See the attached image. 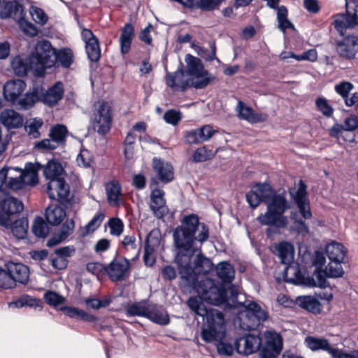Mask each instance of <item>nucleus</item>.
I'll return each instance as SVG.
<instances>
[{
  "label": "nucleus",
  "instance_id": "4468645a",
  "mask_svg": "<svg viewBox=\"0 0 358 358\" xmlns=\"http://www.w3.org/2000/svg\"><path fill=\"white\" fill-rule=\"evenodd\" d=\"M273 192L271 185L267 183L256 184L246 194V199L250 206L255 208L261 201L266 203V200H268Z\"/></svg>",
  "mask_w": 358,
  "mask_h": 358
},
{
  "label": "nucleus",
  "instance_id": "680f3d73",
  "mask_svg": "<svg viewBox=\"0 0 358 358\" xmlns=\"http://www.w3.org/2000/svg\"><path fill=\"white\" fill-rule=\"evenodd\" d=\"M222 1V0H199L196 6L203 10L210 11L219 7Z\"/></svg>",
  "mask_w": 358,
  "mask_h": 358
},
{
  "label": "nucleus",
  "instance_id": "864d4df0",
  "mask_svg": "<svg viewBox=\"0 0 358 358\" xmlns=\"http://www.w3.org/2000/svg\"><path fill=\"white\" fill-rule=\"evenodd\" d=\"M85 49L88 58L92 62H96L101 56L99 41L94 40L92 42L85 44Z\"/></svg>",
  "mask_w": 358,
  "mask_h": 358
},
{
  "label": "nucleus",
  "instance_id": "4d7b16f0",
  "mask_svg": "<svg viewBox=\"0 0 358 358\" xmlns=\"http://www.w3.org/2000/svg\"><path fill=\"white\" fill-rule=\"evenodd\" d=\"M66 134L67 129L66 127L57 125L51 129L50 136L57 145H59L64 141Z\"/></svg>",
  "mask_w": 358,
  "mask_h": 358
},
{
  "label": "nucleus",
  "instance_id": "bf43d9fd",
  "mask_svg": "<svg viewBox=\"0 0 358 358\" xmlns=\"http://www.w3.org/2000/svg\"><path fill=\"white\" fill-rule=\"evenodd\" d=\"M108 227L110 234L113 236H119L122 234L124 229L122 221L119 218H111L108 221Z\"/></svg>",
  "mask_w": 358,
  "mask_h": 358
},
{
  "label": "nucleus",
  "instance_id": "49530a36",
  "mask_svg": "<svg viewBox=\"0 0 358 358\" xmlns=\"http://www.w3.org/2000/svg\"><path fill=\"white\" fill-rule=\"evenodd\" d=\"M215 156V152L206 147H201L197 148L192 155V161L194 162H203L212 159Z\"/></svg>",
  "mask_w": 358,
  "mask_h": 358
},
{
  "label": "nucleus",
  "instance_id": "6e6d98bb",
  "mask_svg": "<svg viewBox=\"0 0 358 358\" xmlns=\"http://www.w3.org/2000/svg\"><path fill=\"white\" fill-rule=\"evenodd\" d=\"M160 232L157 229H153L147 236L145 248L157 250L160 245Z\"/></svg>",
  "mask_w": 358,
  "mask_h": 358
},
{
  "label": "nucleus",
  "instance_id": "79ce46f5",
  "mask_svg": "<svg viewBox=\"0 0 358 358\" xmlns=\"http://www.w3.org/2000/svg\"><path fill=\"white\" fill-rule=\"evenodd\" d=\"M64 313L71 317L80 318L86 322H94L96 318L87 312L73 307H64L63 308Z\"/></svg>",
  "mask_w": 358,
  "mask_h": 358
},
{
  "label": "nucleus",
  "instance_id": "7ed1b4c3",
  "mask_svg": "<svg viewBox=\"0 0 358 358\" xmlns=\"http://www.w3.org/2000/svg\"><path fill=\"white\" fill-rule=\"evenodd\" d=\"M208 238V229L204 224H200L195 215L184 217L182 224L178 227L173 233L176 246L180 249L178 253L193 254L196 240L203 243Z\"/></svg>",
  "mask_w": 358,
  "mask_h": 358
},
{
  "label": "nucleus",
  "instance_id": "0e129e2a",
  "mask_svg": "<svg viewBox=\"0 0 358 358\" xmlns=\"http://www.w3.org/2000/svg\"><path fill=\"white\" fill-rule=\"evenodd\" d=\"M317 109L325 116L330 117L333 114V108L324 98H318L316 100Z\"/></svg>",
  "mask_w": 358,
  "mask_h": 358
},
{
  "label": "nucleus",
  "instance_id": "a211bd4d",
  "mask_svg": "<svg viewBox=\"0 0 358 358\" xmlns=\"http://www.w3.org/2000/svg\"><path fill=\"white\" fill-rule=\"evenodd\" d=\"M0 122L8 130L22 127L24 117L12 108H6L0 112Z\"/></svg>",
  "mask_w": 358,
  "mask_h": 358
},
{
  "label": "nucleus",
  "instance_id": "8fccbe9b",
  "mask_svg": "<svg viewBox=\"0 0 358 358\" xmlns=\"http://www.w3.org/2000/svg\"><path fill=\"white\" fill-rule=\"evenodd\" d=\"M32 231L36 236L44 238L49 232V227L43 218L37 217L33 223Z\"/></svg>",
  "mask_w": 358,
  "mask_h": 358
},
{
  "label": "nucleus",
  "instance_id": "052dcab7",
  "mask_svg": "<svg viewBox=\"0 0 358 358\" xmlns=\"http://www.w3.org/2000/svg\"><path fill=\"white\" fill-rule=\"evenodd\" d=\"M45 301L52 306H57L65 302V298L59 294L49 291L44 294Z\"/></svg>",
  "mask_w": 358,
  "mask_h": 358
},
{
  "label": "nucleus",
  "instance_id": "37998d69",
  "mask_svg": "<svg viewBox=\"0 0 358 358\" xmlns=\"http://www.w3.org/2000/svg\"><path fill=\"white\" fill-rule=\"evenodd\" d=\"M150 305V303H148L145 301H141L131 304L127 308V314L132 316L146 317Z\"/></svg>",
  "mask_w": 358,
  "mask_h": 358
},
{
  "label": "nucleus",
  "instance_id": "58836bf2",
  "mask_svg": "<svg viewBox=\"0 0 358 358\" xmlns=\"http://www.w3.org/2000/svg\"><path fill=\"white\" fill-rule=\"evenodd\" d=\"M266 341L265 348L281 351L282 348V339L280 335L275 331H268L264 333Z\"/></svg>",
  "mask_w": 358,
  "mask_h": 358
},
{
  "label": "nucleus",
  "instance_id": "9d476101",
  "mask_svg": "<svg viewBox=\"0 0 358 358\" xmlns=\"http://www.w3.org/2000/svg\"><path fill=\"white\" fill-rule=\"evenodd\" d=\"M112 123L111 103L106 101H99L94 104L92 117V126L99 134H107Z\"/></svg>",
  "mask_w": 358,
  "mask_h": 358
},
{
  "label": "nucleus",
  "instance_id": "774afa93",
  "mask_svg": "<svg viewBox=\"0 0 358 358\" xmlns=\"http://www.w3.org/2000/svg\"><path fill=\"white\" fill-rule=\"evenodd\" d=\"M86 268L88 272L99 278L106 271V267L99 262H90L87 264Z\"/></svg>",
  "mask_w": 358,
  "mask_h": 358
},
{
  "label": "nucleus",
  "instance_id": "393cba45",
  "mask_svg": "<svg viewBox=\"0 0 358 358\" xmlns=\"http://www.w3.org/2000/svg\"><path fill=\"white\" fill-rule=\"evenodd\" d=\"M6 268L9 276L12 278V286L15 281L22 284L28 281L29 271L25 265L20 263L9 262L6 264Z\"/></svg>",
  "mask_w": 358,
  "mask_h": 358
},
{
  "label": "nucleus",
  "instance_id": "0eeeda50",
  "mask_svg": "<svg viewBox=\"0 0 358 358\" xmlns=\"http://www.w3.org/2000/svg\"><path fill=\"white\" fill-rule=\"evenodd\" d=\"M185 62V73L188 79L185 86H190L196 90L203 89L214 80L213 75L205 69L199 58L187 54Z\"/></svg>",
  "mask_w": 358,
  "mask_h": 358
},
{
  "label": "nucleus",
  "instance_id": "603ef678",
  "mask_svg": "<svg viewBox=\"0 0 358 358\" xmlns=\"http://www.w3.org/2000/svg\"><path fill=\"white\" fill-rule=\"evenodd\" d=\"M247 312L253 315L259 321H264L267 319V313L255 302H248L245 305Z\"/></svg>",
  "mask_w": 358,
  "mask_h": 358
},
{
  "label": "nucleus",
  "instance_id": "412c9836",
  "mask_svg": "<svg viewBox=\"0 0 358 358\" xmlns=\"http://www.w3.org/2000/svg\"><path fill=\"white\" fill-rule=\"evenodd\" d=\"M64 92V90L62 83L57 82L48 88L45 92L43 93L41 96L38 95V101H42L46 106H53L62 100Z\"/></svg>",
  "mask_w": 358,
  "mask_h": 358
},
{
  "label": "nucleus",
  "instance_id": "f257e3e1",
  "mask_svg": "<svg viewBox=\"0 0 358 358\" xmlns=\"http://www.w3.org/2000/svg\"><path fill=\"white\" fill-rule=\"evenodd\" d=\"M35 171H24L19 168L4 166L0 170V225L10 226L14 216L22 211L21 201L7 195L9 190L22 189L25 185L37 183Z\"/></svg>",
  "mask_w": 358,
  "mask_h": 358
},
{
  "label": "nucleus",
  "instance_id": "f8f14e48",
  "mask_svg": "<svg viewBox=\"0 0 358 358\" xmlns=\"http://www.w3.org/2000/svg\"><path fill=\"white\" fill-rule=\"evenodd\" d=\"M342 263L337 262L336 261H330L323 270H318L317 280H311L308 283V286L318 287L322 289L328 287L329 284L326 279L327 278H338L343 276L344 270Z\"/></svg>",
  "mask_w": 358,
  "mask_h": 358
},
{
  "label": "nucleus",
  "instance_id": "a19ab883",
  "mask_svg": "<svg viewBox=\"0 0 358 358\" xmlns=\"http://www.w3.org/2000/svg\"><path fill=\"white\" fill-rule=\"evenodd\" d=\"M43 124L42 119L38 117L30 118L25 122V131L33 138H38L40 136L39 129L41 128Z\"/></svg>",
  "mask_w": 358,
  "mask_h": 358
},
{
  "label": "nucleus",
  "instance_id": "423d86ee",
  "mask_svg": "<svg viewBox=\"0 0 358 358\" xmlns=\"http://www.w3.org/2000/svg\"><path fill=\"white\" fill-rule=\"evenodd\" d=\"M192 255L193 254L178 253L175 261L181 278L194 285L196 275H205L211 271L213 264L210 259L201 254H198L192 261Z\"/></svg>",
  "mask_w": 358,
  "mask_h": 358
},
{
  "label": "nucleus",
  "instance_id": "2eb2a0df",
  "mask_svg": "<svg viewBox=\"0 0 358 358\" xmlns=\"http://www.w3.org/2000/svg\"><path fill=\"white\" fill-rule=\"evenodd\" d=\"M129 263L123 258L113 259L106 268V272L113 281L124 280L129 274Z\"/></svg>",
  "mask_w": 358,
  "mask_h": 358
},
{
  "label": "nucleus",
  "instance_id": "cd10ccee",
  "mask_svg": "<svg viewBox=\"0 0 358 358\" xmlns=\"http://www.w3.org/2000/svg\"><path fill=\"white\" fill-rule=\"evenodd\" d=\"M22 13V7L15 1H0L1 17H13L14 18H21Z\"/></svg>",
  "mask_w": 358,
  "mask_h": 358
},
{
  "label": "nucleus",
  "instance_id": "c9c22d12",
  "mask_svg": "<svg viewBox=\"0 0 358 358\" xmlns=\"http://www.w3.org/2000/svg\"><path fill=\"white\" fill-rule=\"evenodd\" d=\"M296 303L301 308L312 312L317 313L320 311V302L312 296H299L296 299Z\"/></svg>",
  "mask_w": 358,
  "mask_h": 358
},
{
  "label": "nucleus",
  "instance_id": "6e6552de",
  "mask_svg": "<svg viewBox=\"0 0 358 358\" xmlns=\"http://www.w3.org/2000/svg\"><path fill=\"white\" fill-rule=\"evenodd\" d=\"M30 68L41 73L45 69L52 67L56 62V50L50 42L43 41L38 42L35 51L29 57Z\"/></svg>",
  "mask_w": 358,
  "mask_h": 358
},
{
  "label": "nucleus",
  "instance_id": "a878e982",
  "mask_svg": "<svg viewBox=\"0 0 358 358\" xmlns=\"http://www.w3.org/2000/svg\"><path fill=\"white\" fill-rule=\"evenodd\" d=\"M152 166L158 178L162 182L166 183L173 180V168L170 163L154 157L152 159Z\"/></svg>",
  "mask_w": 358,
  "mask_h": 358
},
{
  "label": "nucleus",
  "instance_id": "f03ea898",
  "mask_svg": "<svg viewBox=\"0 0 358 358\" xmlns=\"http://www.w3.org/2000/svg\"><path fill=\"white\" fill-rule=\"evenodd\" d=\"M189 308L198 315L205 317L201 336L206 343L223 341L227 335V326L224 316L217 309L207 310L203 304L196 297L187 301Z\"/></svg>",
  "mask_w": 358,
  "mask_h": 358
},
{
  "label": "nucleus",
  "instance_id": "338daca9",
  "mask_svg": "<svg viewBox=\"0 0 358 358\" xmlns=\"http://www.w3.org/2000/svg\"><path fill=\"white\" fill-rule=\"evenodd\" d=\"M21 30L27 35L30 36H35L38 34V29L32 23L26 21L20 20L19 22Z\"/></svg>",
  "mask_w": 358,
  "mask_h": 358
},
{
  "label": "nucleus",
  "instance_id": "09e8293b",
  "mask_svg": "<svg viewBox=\"0 0 358 358\" xmlns=\"http://www.w3.org/2000/svg\"><path fill=\"white\" fill-rule=\"evenodd\" d=\"M57 60L63 67H69L73 61V55L71 50L64 48L56 52V61Z\"/></svg>",
  "mask_w": 358,
  "mask_h": 358
},
{
  "label": "nucleus",
  "instance_id": "ea45409f",
  "mask_svg": "<svg viewBox=\"0 0 358 358\" xmlns=\"http://www.w3.org/2000/svg\"><path fill=\"white\" fill-rule=\"evenodd\" d=\"M122 248L134 257H138L140 252V245L134 235L124 236L122 241Z\"/></svg>",
  "mask_w": 358,
  "mask_h": 358
},
{
  "label": "nucleus",
  "instance_id": "4be33fe9",
  "mask_svg": "<svg viewBox=\"0 0 358 358\" xmlns=\"http://www.w3.org/2000/svg\"><path fill=\"white\" fill-rule=\"evenodd\" d=\"M304 343L311 351L322 350L330 355H334L337 352V348L329 340L322 337L308 336L305 338Z\"/></svg>",
  "mask_w": 358,
  "mask_h": 358
},
{
  "label": "nucleus",
  "instance_id": "4c0bfd02",
  "mask_svg": "<svg viewBox=\"0 0 358 358\" xmlns=\"http://www.w3.org/2000/svg\"><path fill=\"white\" fill-rule=\"evenodd\" d=\"M106 192L108 202L112 206H117L121 194V187L117 181L113 180L106 185Z\"/></svg>",
  "mask_w": 358,
  "mask_h": 358
},
{
  "label": "nucleus",
  "instance_id": "69168bd1",
  "mask_svg": "<svg viewBox=\"0 0 358 358\" xmlns=\"http://www.w3.org/2000/svg\"><path fill=\"white\" fill-rule=\"evenodd\" d=\"M213 343H216L217 345V350L219 354L231 356L233 355L236 347L234 348L230 343L223 342L222 341L219 342H214Z\"/></svg>",
  "mask_w": 358,
  "mask_h": 358
},
{
  "label": "nucleus",
  "instance_id": "e2e57ef3",
  "mask_svg": "<svg viewBox=\"0 0 358 358\" xmlns=\"http://www.w3.org/2000/svg\"><path fill=\"white\" fill-rule=\"evenodd\" d=\"M196 129L202 143L208 141L217 132V130L209 124L204 125Z\"/></svg>",
  "mask_w": 358,
  "mask_h": 358
},
{
  "label": "nucleus",
  "instance_id": "b1692460",
  "mask_svg": "<svg viewBox=\"0 0 358 358\" xmlns=\"http://www.w3.org/2000/svg\"><path fill=\"white\" fill-rule=\"evenodd\" d=\"M150 208L157 217L160 218L163 217L166 208L164 192L162 189L155 188L152 190L150 193Z\"/></svg>",
  "mask_w": 358,
  "mask_h": 358
},
{
  "label": "nucleus",
  "instance_id": "5701e85b",
  "mask_svg": "<svg viewBox=\"0 0 358 358\" xmlns=\"http://www.w3.org/2000/svg\"><path fill=\"white\" fill-rule=\"evenodd\" d=\"M357 50L358 38L355 36L349 35L337 42L336 50L343 57H353Z\"/></svg>",
  "mask_w": 358,
  "mask_h": 358
},
{
  "label": "nucleus",
  "instance_id": "de8ad7c7",
  "mask_svg": "<svg viewBox=\"0 0 358 358\" xmlns=\"http://www.w3.org/2000/svg\"><path fill=\"white\" fill-rule=\"evenodd\" d=\"M10 306H14L15 307L20 308L24 306H29V307H39L41 306V301L39 299L36 298H33L31 296L25 295L20 297L19 299L16 300L15 302L10 304Z\"/></svg>",
  "mask_w": 358,
  "mask_h": 358
},
{
  "label": "nucleus",
  "instance_id": "f3484780",
  "mask_svg": "<svg viewBox=\"0 0 358 358\" xmlns=\"http://www.w3.org/2000/svg\"><path fill=\"white\" fill-rule=\"evenodd\" d=\"M262 344V339L259 336L248 334L236 340V350L240 354L250 355L257 352Z\"/></svg>",
  "mask_w": 358,
  "mask_h": 358
},
{
  "label": "nucleus",
  "instance_id": "dca6fc26",
  "mask_svg": "<svg viewBox=\"0 0 358 358\" xmlns=\"http://www.w3.org/2000/svg\"><path fill=\"white\" fill-rule=\"evenodd\" d=\"M290 194L303 217L310 219L312 217V213L306 196V186L303 182L300 180L297 191L296 192H292Z\"/></svg>",
  "mask_w": 358,
  "mask_h": 358
},
{
  "label": "nucleus",
  "instance_id": "3c124183",
  "mask_svg": "<svg viewBox=\"0 0 358 358\" xmlns=\"http://www.w3.org/2000/svg\"><path fill=\"white\" fill-rule=\"evenodd\" d=\"M247 312L253 315L259 321H264L267 319V313L255 302H248L245 305Z\"/></svg>",
  "mask_w": 358,
  "mask_h": 358
},
{
  "label": "nucleus",
  "instance_id": "f704fd0d",
  "mask_svg": "<svg viewBox=\"0 0 358 358\" xmlns=\"http://www.w3.org/2000/svg\"><path fill=\"white\" fill-rule=\"evenodd\" d=\"M29 227L28 220L25 217L16 220L14 222H11L10 227H7L10 229L12 234L17 239H24L27 234Z\"/></svg>",
  "mask_w": 358,
  "mask_h": 358
},
{
  "label": "nucleus",
  "instance_id": "aec40b11",
  "mask_svg": "<svg viewBox=\"0 0 358 358\" xmlns=\"http://www.w3.org/2000/svg\"><path fill=\"white\" fill-rule=\"evenodd\" d=\"M236 112L240 120H244L250 123L264 122L267 120V115L265 113H256L253 109L245 105L243 101H238L236 106Z\"/></svg>",
  "mask_w": 358,
  "mask_h": 358
},
{
  "label": "nucleus",
  "instance_id": "c756f323",
  "mask_svg": "<svg viewBox=\"0 0 358 358\" xmlns=\"http://www.w3.org/2000/svg\"><path fill=\"white\" fill-rule=\"evenodd\" d=\"M66 216V210L59 205L50 206L45 211L46 219L52 225L59 224Z\"/></svg>",
  "mask_w": 358,
  "mask_h": 358
},
{
  "label": "nucleus",
  "instance_id": "a18cd8bd",
  "mask_svg": "<svg viewBox=\"0 0 358 358\" xmlns=\"http://www.w3.org/2000/svg\"><path fill=\"white\" fill-rule=\"evenodd\" d=\"M30 64L21 57L17 56L14 57L11 62V68L17 76H24L27 74Z\"/></svg>",
  "mask_w": 358,
  "mask_h": 358
},
{
  "label": "nucleus",
  "instance_id": "e433bc0d",
  "mask_svg": "<svg viewBox=\"0 0 358 358\" xmlns=\"http://www.w3.org/2000/svg\"><path fill=\"white\" fill-rule=\"evenodd\" d=\"M215 271L217 275L223 282H229L234 277V269L231 265L227 262L219 263L215 267Z\"/></svg>",
  "mask_w": 358,
  "mask_h": 358
},
{
  "label": "nucleus",
  "instance_id": "7c9ffc66",
  "mask_svg": "<svg viewBox=\"0 0 358 358\" xmlns=\"http://www.w3.org/2000/svg\"><path fill=\"white\" fill-rule=\"evenodd\" d=\"M134 36V27L131 24H126L122 29L120 37V48L122 54H126L130 50Z\"/></svg>",
  "mask_w": 358,
  "mask_h": 358
},
{
  "label": "nucleus",
  "instance_id": "ddd939ff",
  "mask_svg": "<svg viewBox=\"0 0 358 358\" xmlns=\"http://www.w3.org/2000/svg\"><path fill=\"white\" fill-rule=\"evenodd\" d=\"M45 192L50 199L65 203L69 199L70 187L64 178L52 179L45 185Z\"/></svg>",
  "mask_w": 358,
  "mask_h": 358
},
{
  "label": "nucleus",
  "instance_id": "72a5a7b5",
  "mask_svg": "<svg viewBox=\"0 0 358 358\" xmlns=\"http://www.w3.org/2000/svg\"><path fill=\"white\" fill-rule=\"evenodd\" d=\"M148 312L146 317L151 321L161 325H166L169 323L168 314L156 305L150 304Z\"/></svg>",
  "mask_w": 358,
  "mask_h": 358
},
{
  "label": "nucleus",
  "instance_id": "473e14b6",
  "mask_svg": "<svg viewBox=\"0 0 358 358\" xmlns=\"http://www.w3.org/2000/svg\"><path fill=\"white\" fill-rule=\"evenodd\" d=\"M75 224L73 220H67L64 224L59 234L52 237L48 242L50 247L55 246L64 241L74 230Z\"/></svg>",
  "mask_w": 358,
  "mask_h": 358
},
{
  "label": "nucleus",
  "instance_id": "2f4dec72",
  "mask_svg": "<svg viewBox=\"0 0 358 358\" xmlns=\"http://www.w3.org/2000/svg\"><path fill=\"white\" fill-rule=\"evenodd\" d=\"M64 173V168L56 160L49 161L43 168V174L46 180L62 178Z\"/></svg>",
  "mask_w": 358,
  "mask_h": 358
},
{
  "label": "nucleus",
  "instance_id": "39448f33",
  "mask_svg": "<svg viewBox=\"0 0 358 358\" xmlns=\"http://www.w3.org/2000/svg\"><path fill=\"white\" fill-rule=\"evenodd\" d=\"M265 203L266 211L257 217V221L262 225L273 226L277 229L285 228L288 224V219L284 213L289 208V204L285 198V192H274Z\"/></svg>",
  "mask_w": 358,
  "mask_h": 358
},
{
  "label": "nucleus",
  "instance_id": "c85d7f7f",
  "mask_svg": "<svg viewBox=\"0 0 358 358\" xmlns=\"http://www.w3.org/2000/svg\"><path fill=\"white\" fill-rule=\"evenodd\" d=\"M325 251L329 261H336L337 262H343L347 253L345 248L336 242L328 244Z\"/></svg>",
  "mask_w": 358,
  "mask_h": 358
},
{
  "label": "nucleus",
  "instance_id": "1a4fd4ad",
  "mask_svg": "<svg viewBox=\"0 0 358 358\" xmlns=\"http://www.w3.org/2000/svg\"><path fill=\"white\" fill-rule=\"evenodd\" d=\"M194 289L199 298L206 302L219 306L226 301V292L220 285H217L210 279L201 280L193 285Z\"/></svg>",
  "mask_w": 358,
  "mask_h": 358
},
{
  "label": "nucleus",
  "instance_id": "13d9d810",
  "mask_svg": "<svg viewBox=\"0 0 358 358\" xmlns=\"http://www.w3.org/2000/svg\"><path fill=\"white\" fill-rule=\"evenodd\" d=\"M297 217L298 215L296 213H292L290 215V219L294 222L293 229L302 235L308 234L309 233L308 226L303 221L298 219Z\"/></svg>",
  "mask_w": 358,
  "mask_h": 358
},
{
  "label": "nucleus",
  "instance_id": "bb28decb",
  "mask_svg": "<svg viewBox=\"0 0 358 358\" xmlns=\"http://www.w3.org/2000/svg\"><path fill=\"white\" fill-rule=\"evenodd\" d=\"M187 82L188 79L184 69H178L175 73H169L166 76L167 85L174 90L185 91L190 88V86H185Z\"/></svg>",
  "mask_w": 358,
  "mask_h": 358
},
{
  "label": "nucleus",
  "instance_id": "5fc2aeb1",
  "mask_svg": "<svg viewBox=\"0 0 358 358\" xmlns=\"http://www.w3.org/2000/svg\"><path fill=\"white\" fill-rule=\"evenodd\" d=\"M105 218L103 213H96L94 217L89 222V223L85 227L83 233L84 235L89 234L96 230Z\"/></svg>",
  "mask_w": 358,
  "mask_h": 358
},
{
  "label": "nucleus",
  "instance_id": "c03bdc74",
  "mask_svg": "<svg viewBox=\"0 0 358 358\" xmlns=\"http://www.w3.org/2000/svg\"><path fill=\"white\" fill-rule=\"evenodd\" d=\"M29 13L32 20L41 26L45 25L48 21V15L42 8L36 6H31L29 8Z\"/></svg>",
  "mask_w": 358,
  "mask_h": 358
},
{
  "label": "nucleus",
  "instance_id": "9b49d317",
  "mask_svg": "<svg viewBox=\"0 0 358 358\" xmlns=\"http://www.w3.org/2000/svg\"><path fill=\"white\" fill-rule=\"evenodd\" d=\"M345 6L346 13L338 14L334 20V27L341 35L358 27V1L347 0Z\"/></svg>",
  "mask_w": 358,
  "mask_h": 358
},
{
  "label": "nucleus",
  "instance_id": "6ab92c4d",
  "mask_svg": "<svg viewBox=\"0 0 358 358\" xmlns=\"http://www.w3.org/2000/svg\"><path fill=\"white\" fill-rule=\"evenodd\" d=\"M273 254L277 255L284 264H290L294 258L295 249L294 245L288 241L275 243L271 248Z\"/></svg>",
  "mask_w": 358,
  "mask_h": 358
},
{
  "label": "nucleus",
  "instance_id": "20e7f679",
  "mask_svg": "<svg viewBox=\"0 0 358 358\" xmlns=\"http://www.w3.org/2000/svg\"><path fill=\"white\" fill-rule=\"evenodd\" d=\"M27 84L20 78L7 80L2 87V94L6 101L21 110L32 108L39 99L37 89L26 92Z\"/></svg>",
  "mask_w": 358,
  "mask_h": 358
}]
</instances>
